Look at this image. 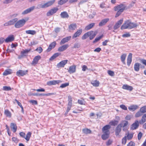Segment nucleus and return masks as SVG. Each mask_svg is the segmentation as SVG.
<instances>
[{
    "label": "nucleus",
    "mask_w": 146,
    "mask_h": 146,
    "mask_svg": "<svg viewBox=\"0 0 146 146\" xmlns=\"http://www.w3.org/2000/svg\"><path fill=\"white\" fill-rule=\"evenodd\" d=\"M58 9L57 7H54L49 10L46 13V15L49 16L52 15L58 11Z\"/></svg>",
    "instance_id": "0eeeda50"
},
{
    "label": "nucleus",
    "mask_w": 146,
    "mask_h": 146,
    "mask_svg": "<svg viewBox=\"0 0 146 146\" xmlns=\"http://www.w3.org/2000/svg\"><path fill=\"white\" fill-rule=\"evenodd\" d=\"M146 121V113L144 114L142 117L141 119L139 121L140 124H142Z\"/></svg>",
    "instance_id": "f704fd0d"
},
{
    "label": "nucleus",
    "mask_w": 146,
    "mask_h": 146,
    "mask_svg": "<svg viewBox=\"0 0 146 146\" xmlns=\"http://www.w3.org/2000/svg\"><path fill=\"white\" fill-rule=\"evenodd\" d=\"M31 50V48L29 49H26L22 51L21 52V54L22 55H23L25 54H27Z\"/></svg>",
    "instance_id": "37998d69"
},
{
    "label": "nucleus",
    "mask_w": 146,
    "mask_h": 146,
    "mask_svg": "<svg viewBox=\"0 0 146 146\" xmlns=\"http://www.w3.org/2000/svg\"><path fill=\"white\" fill-rule=\"evenodd\" d=\"M95 23H92L86 26L85 28V29L86 30H89L93 27Z\"/></svg>",
    "instance_id": "a19ab883"
},
{
    "label": "nucleus",
    "mask_w": 146,
    "mask_h": 146,
    "mask_svg": "<svg viewBox=\"0 0 146 146\" xmlns=\"http://www.w3.org/2000/svg\"><path fill=\"white\" fill-rule=\"evenodd\" d=\"M76 66L75 65H73L70 67L68 72L70 74H71L75 72H76Z\"/></svg>",
    "instance_id": "aec40b11"
},
{
    "label": "nucleus",
    "mask_w": 146,
    "mask_h": 146,
    "mask_svg": "<svg viewBox=\"0 0 146 146\" xmlns=\"http://www.w3.org/2000/svg\"><path fill=\"white\" fill-rule=\"evenodd\" d=\"M142 115V113L139 111H138L135 114V117H138L141 116Z\"/></svg>",
    "instance_id": "603ef678"
},
{
    "label": "nucleus",
    "mask_w": 146,
    "mask_h": 146,
    "mask_svg": "<svg viewBox=\"0 0 146 146\" xmlns=\"http://www.w3.org/2000/svg\"><path fill=\"white\" fill-rule=\"evenodd\" d=\"M68 101L69 102L68 104H70V105H72V100L70 96H69L68 97Z\"/></svg>",
    "instance_id": "bf43d9fd"
},
{
    "label": "nucleus",
    "mask_w": 146,
    "mask_h": 146,
    "mask_svg": "<svg viewBox=\"0 0 146 146\" xmlns=\"http://www.w3.org/2000/svg\"><path fill=\"white\" fill-rule=\"evenodd\" d=\"M38 42L36 40H33L31 42V44L32 45H34L38 44Z\"/></svg>",
    "instance_id": "680f3d73"
},
{
    "label": "nucleus",
    "mask_w": 146,
    "mask_h": 146,
    "mask_svg": "<svg viewBox=\"0 0 146 146\" xmlns=\"http://www.w3.org/2000/svg\"><path fill=\"white\" fill-rule=\"evenodd\" d=\"M83 133L85 134H90L91 133V131L88 128H85L82 129Z\"/></svg>",
    "instance_id": "58836bf2"
},
{
    "label": "nucleus",
    "mask_w": 146,
    "mask_h": 146,
    "mask_svg": "<svg viewBox=\"0 0 146 146\" xmlns=\"http://www.w3.org/2000/svg\"><path fill=\"white\" fill-rule=\"evenodd\" d=\"M27 20L22 19L17 21L15 25V27L17 28H21L24 26Z\"/></svg>",
    "instance_id": "7ed1b4c3"
},
{
    "label": "nucleus",
    "mask_w": 146,
    "mask_h": 146,
    "mask_svg": "<svg viewBox=\"0 0 146 146\" xmlns=\"http://www.w3.org/2000/svg\"><path fill=\"white\" fill-rule=\"evenodd\" d=\"M90 33V40L92 39L96 36L97 33L94 31H89Z\"/></svg>",
    "instance_id": "72a5a7b5"
},
{
    "label": "nucleus",
    "mask_w": 146,
    "mask_h": 146,
    "mask_svg": "<svg viewBox=\"0 0 146 146\" xmlns=\"http://www.w3.org/2000/svg\"><path fill=\"white\" fill-rule=\"evenodd\" d=\"M118 123V121L116 120L111 121L109 123V124L111 125L115 126L117 125Z\"/></svg>",
    "instance_id": "a18cd8bd"
},
{
    "label": "nucleus",
    "mask_w": 146,
    "mask_h": 146,
    "mask_svg": "<svg viewBox=\"0 0 146 146\" xmlns=\"http://www.w3.org/2000/svg\"><path fill=\"white\" fill-rule=\"evenodd\" d=\"M68 28L69 31H74L77 28V25L75 23L71 24L69 26Z\"/></svg>",
    "instance_id": "393cba45"
},
{
    "label": "nucleus",
    "mask_w": 146,
    "mask_h": 146,
    "mask_svg": "<svg viewBox=\"0 0 146 146\" xmlns=\"http://www.w3.org/2000/svg\"><path fill=\"white\" fill-rule=\"evenodd\" d=\"M27 70L24 71L21 70H19L17 72L16 74L19 76H23L27 74Z\"/></svg>",
    "instance_id": "9d476101"
},
{
    "label": "nucleus",
    "mask_w": 146,
    "mask_h": 146,
    "mask_svg": "<svg viewBox=\"0 0 146 146\" xmlns=\"http://www.w3.org/2000/svg\"><path fill=\"white\" fill-rule=\"evenodd\" d=\"M120 107L122 109L126 110L127 109V107L124 105L122 104L120 105Z\"/></svg>",
    "instance_id": "69168bd1"
},
{
    "label": "nucleus",
    "mask_w": 146,
    "mask_h": 146,
    "mask_svg": "<svg viewBox=\"0 0 146 146\" xmlns=\"http://www.w3.org/2000/svg\"><path fill=\"white\" fill-rule=\"evenodd\" d=\"M140 111L142 113H145L146 112V106H145L142 107L140 110Z\"/></svg>",
    "instance_id": "09e8293b"
},
{
    "label": "nucleus",
    "mask_w": 146,
    "mask_h": 146,
    "mask_svg": "<svg viewBox=\"0 0 146 146\" xmlns=\"http://www.w3.org/2000/svg\"><path fill=\"white\" fill-rule=\"evenodd\" d=\"M41 58V57L39 55L35 56L33 58L31 64L33 66H35L38 63V60H40Z\"/></svg>",
    "instance_id": "6e6552de"
},
{
    "label": "nucleus",
    "mask_w": 146,
    "mask_h": 146,
    "mask_svg": "<svg viewBox=\"0 0 146 146\" xmlns=\"http://www.w3.org/2000/svg\"><path fill=\"white\" fill-rule=\"evenodd\" d=\"M122 88L125 90L131 91L133 89V87L127 84H124L122 86Z\"/></svg>",
    "instance_id": "cd10ccee"
},
{
    "label": "nucleus",
    "mask_w": 146,
    "mask_h": 146,
    "mask_svg": "<svg viewBox=\"0 0 146 146\" xmlns=\"http://www.w3.org/2000/svg\"><path fill=\"white\" fill-rule=\"evenodd\" d=\"M10 127L13 130V132L15 133L16 132L17 127L16 124L13 123H11L10 124Z\"/></svg>",
    "instance_id": "a878e982"
},
{
    "label": "nucleus",
    "mask_w": 146,
    "mask_h": 146,
    "mask_svg": "<svg viewBox=\"0 0 146 146\" xmlns=\"http://www.w3.org/2000/svg\"><path fill=\"white\" fill-rule=\"evenodd\" d=\"M35 50L40 53L42 52L43 49L41 47H39L36 49Z\"/></svg>",
    "instance_id": "3c124183"
},
{
    "label": "nucleus",
    "mask_w": 146,
    "mask_h": 146,
    "mask_svg": "<svg viewBox=\"0 0 146 146\" xmlns=\"http://www.w3.org/2000/svg\"><path fill=\"white\" fill-rule=\"evenodd\" d=\"M135 143L132 141H130L127 145V146H135Z\"/></svg>",
    "instance_id": "e2e57ef3"
},
{
    "label": "nucleus",
    "mask_w": 146,
    "mask_h": 146,
    "mask_svg": "<svg viewBox=\"0 0 146 146\" xmlns=\"http://www.w3.org/2000/svg\"><path fill=\"white\" fill-rule=\"evenodd\" d=\"M133 134L131 133H128L126 137L128 140H130L132 139V138L133 137Z\"/></svg>",
    "instance_id": "de8ad7c7"
},
{
    "label": "nucleus",
    "mask_w": 146,
    "mask_h": 146,
    "mask_svg": "<svg viewBox=\"0 0 146 146\" xmlns=\"http://www.w3.org/2000/svg\"><path fill=\"white\" fill-rule=\"evenodd\" d=\"M62 82V81L60 80H53L48 82L47 84L50 86L51 85H54L57 84H58Z\"/></svg>",
    "instance_id": "9b49d317"
},
{
    "label": "nucleus",
    "mask_w": 146,
    "mask_h": 146,
    "mask_svg": "<svg viewBox=\"0 0 146 146\" xmlns=\"http://www.w3.org/2000/svg\"><path fill=\"white\" fill-rule=\"evenodd\" d=\"M12 70L10 69H8L5 70L3 73L4 76H7L8 74H11L12 72Z\"/></svg>",
    "instance_id": "c9c22d12"
},
{
    "label": "nucleus",
    "mask_w": 146,
    "mask_h": 146,
    "mask_svg": "<svg viewBox=\"0 0 146 146\" xmlns=\"http://www.w3.org/2000/svg\"><path fill=\"white\" fill-rule=\"evenodd\" d=\"M90 33H89V32H88L86 33H85L82 36V40H84L89 36L90 35Z\"/></svg>",
    "instance_id": "79ce46f5"
},
{
    "label": "nucleus",
    "mask_w": 146,
    "mask_h": 146,
    "mask_svg": "<svg viewBox=\"0 0 146 146\" xmlns=\"http://www.w3.org/2000/svg\"><path fill=\"white\" fill-rule=\"evenodd\" d=\"M68 47L69 45L68 44L64 45L60 47L58 49V50L60 52L64 51Z\"/></svg>",
    "instance_id": "b1692460"
},
{
    "label": "nucleus",
    "mask_w": 146,
    "mask_h": 146,
    "mask_svg": "<svg viewBox=\"0 0 146 146\" xmlns=\"http://www.w3.org/2000/svg\"><path fill=\"white\" fill-rule=\"evenodd\" d=\"M56 44L55 41H54L51 43L46 50L47 52H49L51 51L52 49L55 47Z\"/></svg>",
    "instance_id": "2eb2a0df"
},
{
    "label": "nucleus",
    "mask_w": 146,
    "mask_h": 146,
    "mask_svg": "<svg viewBox=\"0 0 146 146\" xmlns=\"http://www.w3.org/2000/svg\"><path fill=\"white\" fill-rule=\"evenodd\" d=\"M69 85V83L68 82L66 83L62 84L60 86V87L62 88H64L68 86Z\"/></svg>",
    "instance_id": "864d4df0"
},
{
    "label": "nucleus",
    "mask_w": 146,
    "mask_h": 146,
    "mask_svg": "<svg viewBox=\"0 0 146 146\" xmlns=\"http://www.w3.org/2000/svg\"><path fill=\"white\" fill-rule=\"evenodd\" d=\"M91 84L94 86L98 87L99 85L100 82L96 80H92L91 82Z\"/></svg>",
    "instance_id": "2f4dec72"
},
{
    "label": "nucleus",
    "mask_w": 146,
    "mask_h": 146,
    "mask_svg": "<svg viewBox=\"0 0 146 146\" xmlns=\"http://www.w3.org/2000/svg\"><path fill=\"white\" fill-rule=\"evenodd\" d=\"M55 2V0L49 1L41 5L40 7L42 8L48 7L52 5Z\"/></svg>",
    "instance_id": "39448f33"
},
{
    "label": "nucleus",
    "mask_w": 146,
    "mask_h": 146,
    "mask_svg": "<svg viewBox=\"0 0 146 146\" xmlns=\"http://www.w3.org/2000/svg\"><path fill=\"white\" fill-rule=\"evenodd\" d=\"M128 124V122L126 120L122 121L121 123L119 125L121 127H122L123 131H126L127 130V126Z\"/></svg>",
    "instance_id": "20e7f679"
},
{
    "label": "nucleus",
    "mask_w": 146,
    "mask_h": 146,
    "mask_svg": "<svg viewBox=\"0 0 146 146\" xmlns=\"http://www.w3.org/2000/svg\"><path fill=\"white\" fill-rule=\"evenodd\" d=\"M127 56V54L124 53L122 54L120 57L121 60L123 64H125V60Z\"/></svg>",
    "instance_id": "bb28decb"
},
{
    "label": "nucleus",
    "mask_w": 146,
    "mask_h": 146,
    "mask_svg": "<svg viewBox=\"0 0 146 146\" xmlns=\"http://www.w3.org/2000/svg\"><path fill=\"white\" fill-rule=\"evenodd\" d=\"M29 102L33 104L36 105L37 104V102L35 100H31Z\"/></svg>",
    "instance_id": "338daca9"
},
{
    "label": "nucleus",
    "mask_w": 146,
    "mask_h": 146,
    "mask_svg": "<svg viewBox=\"0 0 146 146\" xmlns=\"http://www.w3.org/2000/svg\"><path fill=\"white\" fill-rule=\"evenodd\" d=\"M103 36V35H102L99 36L97 37H96L94 40L93 41V42L95 43L98 41L100 40L101 38H102Z\"/></svg>",
    "instance_id": "49530a36"
},
{
    "label": "nucleus",
    "mask_w": 146,
    "mask_h": 146,
    "mask_svg": "<svg viewBox=\"0 0 146 146\" xmlns=\"http://www.w3.org/2000/svg\"><path fill=\"white\" fill-rule=\"evenodd\" d=\"M121 130V127L118 125L115 129V135L116 136H120L119 133H120Z\"/></svg>",
    "instance_id": "5701e85b"
},
{
    "label": "nucleus",
    "mask_w": 146,
    "mask_h": 146,
    "mask_svg": "<svg viewBox=\"0 0 146 146\" xmlns=\"http://www.w3.org/2000/svg\"><path fill=\"white\" fill-rule=\"evenodd\" d=\"M71 38V36H69L63 38L60 42V44H64L65 43L68 42V41L70 40Z\"/></svg>",
    "instance_id": "6ab92c4d"
},
{
    "label": "nucleus",
    "mask_w": 146,
    "mask_h": 146,
    "mask_svg": "<svg viewBox=\"0 0 146 146\" xmlns=\"http://www.w3.org/2000/svg\"><path fill=\"white\" fill-rule=\"evenodd\" d=\"M123 22V19H120L118 21L115 25L113 27V29L116 30L122 24Z\"/></svg>",
    "instance_id": "ddd939ff"
},
{
    "label": "nucleus",
    "mask_w": 146,
    "mask_h": 146,
    "mask_svg": "<svg viewBox=\"0 0 146 146\" xmlns=\"http://www.w3.org/2000/svg\"><path fill=\"white\" fill-rule=\"evenodd\" d=\"M138 106L136 105H131L128 107L129 109L132 111H134L137 109H138Z\"/></svg>",
    "instance_id": "7c9ffc66"
},
{
    "label": "nucleus",
    "mask_w": 146,
    "mask_h": 146,
    "mask_svg": "<svg viewBox=\"0 0 146 146\" xmlns=\"http://www.w3.org/2000/svg\"><path fill=\"white\" fill-rule=\"evenodd\" d=\"M35 8V6H33L28 9L25 10L24 11H23L22 14L23 15H25L31 12V11H33Z\"/></svg>",
    "instance_id": "f8f14e48"
},
{
    "label": "nucleus",
    "mask_w": 146,
    "mask_h": 146,
    "mask_svg": "<svg viewBox=\"0 0 146 146\" xmlns=\"http://www.w3.org/2000/svg\"><path fill=\"white\" fill-rule=\"evenodd\" d=\"M14 39V36L13 35H11L5 39V41L6 42L8 43L11 42L13 41Z\"/></svg>",
    "instance_id": "dca6fc26"
},
{
    "label": "nucleus",
    "mask_w": 146,
    "mask_h": 146,
    "mask_svg": "<svg viewBox=\"0 0 146 146\" xmlns=\"http://www.w3.org/2000/svg\"><path fill=\"white\" fill-rule=\"evenodd\" d=\"M60 15L61 17L62 18H68L69 17V15L66 11L62 12Z\"/></svg>",
    "instance_id": "c85d7f7f"
},
{
    "label": "nucleus",
    "mask_w": 146,
    "mask_h": 146,
    "mask_svg": "<svg viewBox=\"0 0 146 146\" xmlns=\"http://www.w3.org/2000/svg\"><path fill=\"white\" fill-rule=\"evenodd\" d=\"M132 54L129 53L128 55L127 59V64L128 66H129L132 62Z\"/></svg>",
    "instance_id": "412c9836"
},
{
    "label": "nucleus",
    "mask_w": 146,
    "mask_h": 146,
    "mask_svg": "<svg viewBox=\"0 0 146 146\" xmlns=\"http://www.w3.org/2000/svg\"><path fill=\"white\" fill-rule=\"evenodd\" d=\"M11 88L9 86H5L3 87V90L5 91H9L11 90Z\"/></svg>",
    "instance_id": "8fccbe9b"
},
{
    "label": "nucleus",
    "mask_w": 146,
    "mask_h": 146,
    "mask_svg": "<svg viewBox=\"0 0 146 146\" xmlns=\"http://www.w3.org/2000/svg\"><path fill=\"white\" fill-rule=\"evenodd\" d=\"M72 105H70V104H68V106L67 108V109L66 110V112L65 113L66 114H67L68 112L70 110L71 108V107Z\"/></svg>",
    "instance_id": "4d7b16f0"
},
{
    "label": "nucleus",
    "mask_w": 146,
    "mask_h": 146,
    "mask_svg": "<svg viewBox=\"0 0 146 146\" xmlns=\"http://www.w3.org/2000/svg\"><path fill=\"white\" fill-rule=\"evenodd\" d=\"M127 141V137L125 136L122 139V143L123 145H125Z\"/></svg>",
    "instance_id": "5fc2aeb1"
},
{
    "label": "nucleus",
    "mask_w": 146,
    "mask_h": 146,
    "mask_svg": "<svg viewBox=\"0 0 146 146\" xmlns=\"http://www.w3.org/2000/svg\"><path fill=\"white\" fill-rule=\"evenodd\" d=\"M130 34L128 33L122 35V36L123 37H130Z\"/></svg>",
    "instance_id": "052dcab7"
},
{
    "label": "nucleus",
    "mask_w": 146,
    "mask_h": 146,
    "mask_svg": "<svg viewBox=\"0 0 146 146\" xmlns=\"http://www.w3.org/2000/svg\"><path fill=\"white\" fill-rule=\"evenodd\" d=\"M82 31V29L77 30L72 36V38L74 39L78 37L81 34Z\"/></svg>",
    "instance_id": "1a4fd4ad"
},
{
    "label": "nucleus",
    "mask_w": 146,
    "mask_h": 146,
    "mask_svg": "<svg viewBox=\"0 0 146 146\" xmlns=\"http://www.w3.org/2000/svg\"><path fill=\"white\" fill-rule=\"evenodd\" d=\"M60 54L58 53H55L50 58L49 60L50 61H52L58 56Z\"/></svg>",
    "instance_id": "e433bc0d"
},
{
    "label": "nucleus",
    "mask_w": 146,
    "mask_h": 146,
    "mask_svg": "<svg viewBox=\"0 0 146 146\" xmlns=\"http://www.w3.org/2000/svg\"><path fill=\"white\" fill-rule=\"evenodd\" d=\"M26 33L27 34H31L32 35H34L36 34V32L34 30H27L26 31H25Z\"/></svg>",
    "instance_id": "ea45409f"
},
{
    "label": "nucleus",
    "mask_w": 146,
    "mask_h": 146,
    "mask_svg": "<svg viewBox=\"0 0 146 146\" xmlns=\"http://www.w3.org/2000/svg\"><path fill=\"white\" fill-rule=\"evenodd\" d=\"M109 20L110 19L109 18H106L102 19L99 23V26L101 27L105 25L107 22L109 21Z\"/></svg>",
    "instance_id": "a211bd4d"
},
{
    "label": "nucleus",
    "mask_w": 146,
    "mask_h": 146,
    "mask_svg": "<svg viewBox=\"0 0 146 146\" xmlns=\"http://www.w3.org/2000/svg\"><path fill=\"white\" fill-rule=\"evenodd\" d=\"M31 132H28L27 134L26 137L25 136V139L27 141H28L31 137Z\"/></svg>",
    "instance_id": "c03bdc74"
},
{
    "label": "nucleus",
    "mask_w": 146,
    "mask_h": 146,
    "mask_svg": "<svg viewBox=\"0 0 146 146\" xmlns=\"http://www.w3.org/2000/svg\"><path fill=\"white\" fill-rule=\"evenodd\" d=\"M68 61V60H67L62 61L57 64V66L58 68L64 67Z\"/></svg>",
    "instance_id": "f3484780"
},
{
    "label": "nucleus",
    "mask_w": 146,
    "mask_h": 146,
    "mask_svg": "<svg viewBox=\"0 0 146 146\" xmlns=\"http://www.w3.org/2000/svg\"><path fill=\"white\" fill-rule=\"evenodd\" d=\"M140 61L141 63L146 66V60L143 59H141L140 60Z\"/></svg>",
    "instance_id": "774afa93"
},
{
    "label": "nucleus",
    "mask_w": 146,
    "mask_h": 146,
    "mask_svg": "<svg viewBox=\"0 0 146 146\" xmlns=\"http://www.w3.org/2000/svg\"><path fill=\"white\" fill-rule=\"evenodd\" d=\"M108 74L110 76H113L114 75V72L110 70H109L108 71Z\"/></svg>",
    "instance_id": "13d9d810"
},
{
    "label": "nucleus",
    "mask_w": 146,
    "mask_h": 146,
    "mask_svg": "<svg viewBox=\"0 0 146 146\" xmlns=\"http://www.w3.org/2000/svg\"><path fill=\"white\" fill-rule=\"evenodd\" d=\"M68 0H60L58 2V4L60 5H62L66 3Z\"/></svg>",
    "instance_id": "6e6d98bb"
},
{
    "label": "nucleus",
    "mask_w": 146,
    "mask_h": 146,
    "mask_svg": "<svg viewBox=\"0 0 146 146\" xmlns=\"http://www.w3.org/2000/svg\"><path fill=\"white\" fill-rule=\"evenodd\" d=\"M103 134L102 135V137L104 140H105L108 138L109 136L110 132H103Z\"/></svg>",
    "instance_id": "4be33fe9"
},
{
    "label": "nucleus",
    "mask_w": 146,
    "mask_h": 146,
    "mask_svg": "<svg viewBox=\"0 0 146 146\" xmlns=\"http://www.w3.org/2000/svg\"><path fill=\"white\" fill-rule=\"evenodd\" d=\"M4 114L7 117H11V112L7 110H5Z\"/></svg>",
    "instance_id": "4c0bfd02"
},
{
    "label": "nucleus",
    "mask_w": 146,
    "mask_h": 146,
    "mask_svg": "<svg viewBox=\"0 0 146 146\" xmlns=\"http://www.w3.org/2000/svg\"><path fill=\"white\" fill-rule=\"evenodd\" d=\"M126 7V6L122 4L114 7L113 8L114 10L115 11H117L115 17H117L119 16L125 10Z\"/></svg>",
    "instance_id": "f03ea898"
},
{
    "label": "nucleus",
    "mask_w": 146,
    "mask_h": 146,
    "mask_svg": "<svg viewBox=\"0 0 146 146\" xmlns=\"http://www.w3.org/2000/svg\"><path fill=\"white\" fill-rule=\"evenodd\" d=\"M139 126V121L137 120H136L134 123L131 125V129L132 130L136 129Z\"/></svg>",
    "instance_id": "4468645a"
},
{
    "label": "nucleus",
    "mask_w": 146,
    "mask_h": 146,
    "mask_svg": "<svg viewBox=\"0 0 146 146\" xmlns=\"http://www.w3.org/2000/svg\"><path fill=\"white\" fill-rule=\"evenodd\" d=\"M80 45L78 43H75L74 44L73 48H78L80 47Z\"/></svg>",
    "instance_id": "0e129e2a"
},
{
    "label": "nucleus",
    "mask_w": 146,
    "mask_h": 146,
    "mask_svg": "<svg viewBox=\"0 0 146 146\" xmlns=\"http://www.w3.org/2000/svg\"><path fill=\"white\" fill-rule=\"evenodd\" d=\"M18 19L17 18H15L12 20H10L4 24V26H8L13 25L16 23L18 21Z\"/></svg>",
    "instance_id": "423d86ee"
},
{
    "label": "nucleus",
    "mask_w": 146,
    "mask_h": 146,
    "mask_svg": "<svg viewBox=\"0 0 146 146\" xmlns=\"http://www.w3.org/2000/svg\"><path fill=\"white\" fill-rule=\"evenodd\" d=\"M136 23H132L129 20H127L121 26V30L126 29H131L137 27Z\"/></svg>",
    "instance_id": "f257e3e1"
},
{
    "label": "nucleus",
    "mask_w": 146,
    "mask_h": 146,
    "mask_svg": "<svg viewBox=\"0 0 146 146\" xmlns=\"http://www.w3.org/2000/svg\"><path fill=\"white\" fill-rule=\"evenodd\" d=\"M111 126L109 125H107L104 126L102 128L103 132H110L109 129L110 128Z\"/></svg>",
    "instance_id": "c756f323"
},
{
    "label": "nucleus",
    "mask_w": 146,
    "mask_h": 146,
    "mask_svg": "<svg viewBox=\"0 0 146 146\" xmlns=\"http://www.w3.org/2000/svg\"><path fill=\"white\" fill-rule=\"evenodd\" d=\"M140 64L139 63H135L134 65V69L136 72H138L140 68Z\"/></svg>",
    "instance_id": "473e14b6"
}]
</instances>
